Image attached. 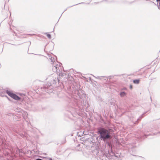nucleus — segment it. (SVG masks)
<instances>
[{
  "mask_svg": "<svg viewBox=\"0 0 160 160\" xmlns=\"http://www.w3.org/2000/svg\"><path fill=\"white\" fill-rule=\"evenodd\" d=\"M98 132L100 134V138L104 141L110 138V132L106 129L101 128L99 129Z\"/></svg>",
  "mask_w": 160,
  "mask_h": 160,
  "instance_id": "obj_1",
  "label": "nucleus"
},
{
  "mask_svg": "<svg viewBox=\"0 0 160 160\" xmlns=\"http://www.w3.org/2000/svg\"><path fill=\"white\" fill-rule=\"evenodd\" d=\"M7 93L11 98L16 100H20V98L11 92L8 91Z\"/></svg>",
  "mask_w": 160,
  "mask_h": 160,
  "instance_id": "obj_2",
  "label": "nucleus"
},
{
  "mask_svg": "<svg viewBox=\"0 0 160 160\" xmlns=\"http://www.w3.org/2000/svg\"><path fill=\"white\" fill-rule=\"evenodd\" d=\"M140 81L139 79L134 80L133 81V82L135 84H138L139 83Z\"/></svg>",
  "mask_w": 160,
  "mask_h": 160,
  "instance_id": "obj_3",
  "label": "nucleus"
},
{
  "mask_svg": "<svg viewBox=\"0 0 160 160\" xmlns=\"http://www.w3.org/2000/svg\"><path fill=\"white\" fill-rule=\"evenodd\" d=\"M125 94H126L125 92H121L120 94V95L121 97H123L125 95Z\"/></svg>",
  "mask_w": 160,
  "mask_h": 160,
  "instance_id": "obj_4",
  "label": "nucleus"
},
{
  "mask_svg": "<svg viewBox=\"0 0 160 160\" xmlns=\"http://www.w3.org/2000/svg\"><path fill=\"white\" fill-rule=\"evenodd\" d=\"M46 35L47 36V37L49 38H51V35L49 34H48V33H46Z\"/></svg>",
  "mask_w": 160,
  "mask_h": 160,
  "instance_id": "obj_5",
  "label": "nucleus"
},
{
  "mask_svg": "<svg viewBox=\"0 0 160 160\" xmlns=\"http://www.w3.org/2000/svg\"><path fill=\"white\" fill-rule=\"evenodd\" d=\"M132 85H130V88L131 89H132Z\"/></svg>",
  "mask_w": 160,
  "mask_h": 160,
  "instance_id": "obj_6",
  "label": "nucleus"
},
{
  "mask_svg": "<svg viewBox=\"0 0 160 160\" xmlns=\"http://www.w3.org/2000/svg\"><path fill=\"white\" fill-rule=\"evenodd\" d=\"M36 160H42V159H39V158H38V159H36Z\"/></svg>",
  "mask_w": 160,
  "mask_h": 160,
  "instance_id": "obj_7",
  "label": "nucleus"
},
{
  "mask_svg": "<svg viewBox=\"0 0 160 160\" xmlns=\"http://www.w3.org/2000/svg\"><path fill=\"white\" fill-rule=\"evenodd\" d=\"M157 2H159V1H160V0H157Z\"/></svg>",
  "mask_w": 160,
  "mask_h": 160,
  "instance_id": "obj_8",
  "label": "nucleus"
},
{
  "mask_svg": "<svg viewBox=\"0 0 160 160\" xmlns=\"http://www.w3.org/2000/svg\"><path fill=\"white\" fill-rule=\"evenodd\" d=\"M50 160H52V159H50Z\"/></svg>",
  "mask_w": 160,
  "mask_h": 160,
  "instance_id": "obj_9",
  "label": "nucleus"
}]
</instances>
